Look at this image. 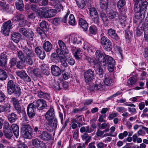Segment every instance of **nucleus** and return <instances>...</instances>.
Wrapping results in <instances>:
<instances>
[{
    "mask_svg": "<svg viewBox=\"0 0 148 148\" xmlns=\"http://www.w3.org/2000/svg\"><path fill=\"white\" fill-rule=\"evenodd\" d=\"M12 25V23L10 20L4 23L1 27V32L5 36L8 35Z\"/></svg>",
    "mask_w": 148,
    "mask_h": 148,
    "instance_id": "9",
    "label": "nucleus"
},
{
    "mask_svg": "<svg viewBox=\"0 0 148 148\" xmlns=\"http://www.w3.org/2000/svg\"><path fill=\"white\" fill-rule=\"evenodd\" d=\"M128 135V132L126 131H125L123 133H120L118 136L119 138L120 139H122L125 137H126Z\"/></svg>",
    "mask_w": 148,
    "mask_h": 148,
    "instance_id": "64",
    "label": "nucleus"
},
{
    "mask_svg": "<svg viewBox=\"0 0 148 148\" xmlns=\"http://www.w3.org/2000/svg\"><path fill=\"white\" fill-rule=\"evenodd\" d=\"M77 5L80 8H83L85 6V3L84 0H76Z\"/></svg>",
    "mask_w": 148,
    "mask_h": 148,
    "instance_id": "43",
    "label": "nucleus"
},
{
    "mask_svg": "<svg viewBox=\"0 0 148 148\" xmlns=\"http://www.w3.org/2000/svg\"><path fill=\"white\" fill-rule=\"evenodd\" d=\"M4 132L5 136L8 139H10L13 136V133L11 132L10 130V132L7 131Z\"/></svg>",
    "mask_w": 148,
    "mask_h": 148,
    "instance_id": "62",
    "label": "nucleus"
},
{
    "mask_svg": "<svg viewBox=\"0 0 148 148\" xmlns=\"http://www.w3.org/2000/svg\"><path fill=\"white\" fill-rule=\"evenodd\" d=\"M69 23L70 25H74L76 24L75 17L72 14H70L69 16Z\"/></svg>",
    "mask_w": 148,
    "mask_h": 148,
    "instance_id": "46",
    "label": "nucleus"
},
{
    "mask_svg": "<svg viewBox=\"0 0 148 148\" xmlns=\"http://www.w3.org/2000/svg\"><path fill=\"white\" fill-rule=\"evenodd\" d=\"M116 110L120 113L127 111V109L123 107H118L116 108Z\"/></svg>",
    "mask_w": 148,
    "mask_h": 148,
    "instance_id": "63",
    "label": "nucleus"
},
{
    "mask_svg": "<svg viewBox=\"0 0 148 148\" xmlns=\"http://www.w3.org/2000/svg\"><path fill=\"white\" fill-rule=\"evenodd\" d=\"M7 91L9 95L14 93L16 96L19 97L21 95V89L19 86L14 82L12 80H10L7 84Z\"/></svg>",
    "mask_w": 148,
    "mask_h": 148,
    "instance_id": "3",
    "label": "nucleus"
},
{
    "mask_svg": "<svg viewBox=\"0 0 148 148\" xmlns=\"http://www.w3.org/2000/svg\"><path fill=\"white\" fill-rule=\"evenodd\" d=\"M74 56L76 59L79 60L81 58L82 51L79 48H77L76 47H73L71 49Z\"/></svg>",
    "mask_w": 148,
    "mask_h": 148,
    "instance_id": "14",
    "label": "nucleus"
},
{
    "mask_svg": "<svg viewBox=\"0 0 148 148\" xmlns=\"http://www.w3.org/2000/svg\"><path fill=\"white\" fill-rule=\"evenodd\" d=\"M107 15L110 19H112L118 15V13L116 11L111 10L108 11Z\"/></svg>",
    "mask_w": 148,
    "mask_h": 148,
    "instance_id": "30",
    "label": "nucleus"
},
{
    "mask_svg": "<svg viewBox=\"0 0 148 148\" xmlns=\"http://www.w3.org/2000/svg\"><path fill=\"white\" fill-rule=\"evenodd\" d=\"M1 7L3 9L8 12H10L11 11V8L9 7L8 5L3 4L1 5Z\"/></svg>",
    "mask_w": 148,
    "mask_h": 148,
    "instance_id": "61",
    "label": "nucleus"
},
{
    "mask_svg": "<svg viewBox=\"0 0 148 148\" xmlns=\"http://www.w3.org/2000/svg\"><path fill=\"white\" fill-rule=\"evenodd\" d=\"M120 22L121 24H124L126 22V17L124 16H119Z\"/></svg>",
    "mask_w": 148,
    "mask_h": 148,
    "instance_id": "56",
    "label": "nucleus"
},
{
    "mask_svg": "<svg viewBox=\"0 0 148 148\" xmlns=\"http://www.w3.org/2000/svg\"><path fill=\"white\" fill-rule=\"evenodd\" d=\"M107 34L109 36L116 40H118L119 39V37L116 33L114 29L110 28L108 30Z\"/></svg>",
    "mask_w": 148,
    "mask_h": 148,
    "instance_id": "19",
    "label": "nucleus"
},
{
    "mask_svg": "<svg viewBox=\"0 0 148 148\" xmlns=\"http://www.w3.org/2000/svg\"><path fill=\"white\" fill-rule=\"evenodd\" d=\"M103 83H101V80L100 79L97 80L94 86L93 90L97 92L101 91L104 88V85Z\"/></svg>",
    "mask_w": 148,
    "mask_h": 148,
    "instance_id": "16",
    "label": "nucleus"
},
{
    "mask_svg": "<svg viewBox=\"0 0 148 148\" xmlns=\"http://www.w3.org/2000/svg\"><path fill=\"white\" fill-rule=\"evenodd\" d=\"M41 11L40 12V16L45 18H50L53 17L56 13V10L53 9H49L47 7L40 8Z\"/></svg>",
    "mask_w": 148,
    "mask_h": 148,
    "instance_id": "5",
    "label": "nucleus"
},
{
    "mask_svg": "<svg viewBox=\"0 0 148 148\" xmlns=\"http://www.w3.org/2000/svg\"><path fill=\"white\" fill-rule=\"evenodd\" d=\"M35 106L33 103H30L28 105L27 108V112L28 116L30 118H32L35 116Z\"/></svg>",
    "mask_w": 148,
    "mask_h": 148,
    "instance_id": "13",
    "label": "nucleus"
},
{
    "mask_svg": "<svg viewBox=\"0 0 148 148\" xmlns=\"http://www.w3.org/2000/svg\"><path fill=\"white\" fill-rule=\"evenodd\" d=\"M79 24L84 31H86L87 30L88 23L85 20L82 18H79Z\"/></svg>",
    "mask_w": 148,
    "mask_h": 148,
    "instance_id": "24",
    "label": "nucleus"
},
{
    "mask_svg": "<svg viewBox=\"0 0 148 148\" xmlns=\"http://www.w3.org/2000/svg\"><path fill=\"white\" fill-rule=\"evenodd\" d=\"M58 43L59 48L57 49L56 53L59 58H63L65 57L64 54H68L69 51L66 47L65 44L62 40H58Z\"/></svg>",
    "mask_w": 148,
    "mask_h": 148,
    "instance_id": "4",
    "label": "nucleus"
},
{
    "mask_svg": "<svg viewBox=\"0 0 148 148\" xmlns=\"http://www.w3.org/2000/svg\"><path fill=\"white\" fill-rule=\"evenodd\" d=\"M90 15L95 23L98 24L99 22L98 14L96 9L94 7H92L89 9Z\"/></svg>",
    "mask_w": 148,
    "mask_h": 148,
    "instance_id": "10",
    "label": "nucleus"
},
{
    "mask_svg": "<svg viewBox=\"0 0 148 148\" xmlns=\"http://www.w3.org/2000/svg\"><path fill=\"white\" fill-rule=\"evenodd\" d=\"M125 0H120L117 3V7L119 9H121L125 4Z\"/></svg>",
    "mask_w": 148,
    "mask_h": 148,
    "instance_id": "60",
    "label": "nucleus"
},
{
    "mask_svg": "<svg viewBox=\"0 0 148 148\" xmlns=\"http://www.w3.org/2000/svg\"><path fill=\"white\" fill-rule=\"evenodd\" d=\"M16 55L21 61L25 62V60L26 57V56L25 55L23 52L21 51H17L16 53Z\"/></svg>",
    "mask_w": 148,
    "mask_h": 148,
    "instance_id": "33",
    "label": "nucleus"
},
{
    "mask_svg": "<svg viewBox=\"0 0 148 148\" xmlns=\"http://www.w3.org/2000/svg\"><path fill=\"white\" fill-rule=\"evenodd\" d=\"M7 60V56L2 54L0 56V66H3L6 64Z\"/></svg>",
    "mask_w": 148,
    "mask_h": 148,
    "instance_id": "35",
    "label": "nucleus"
},
{
    "mask_svg": "<svg viewBox=\"0 0 148 148\" xmlns=\"http://www.w3.org/2000/svg\"><path fill=\"white\" fill-rule=\"evenodd\" d=\"M42 46L45 51L47 52H49L51 49L52 45L50 42L47 41L43 43Z\"/></svg>",
    "mask_w": 148,
    "mask_h": 148,
    "instance_id": "28",
    "label": "nucleus"
},
{
    "mask_svg": "<svg viewBox=\"0 0 148 148\" xmlns=\"http://www.w3.org/2000/svg\"><path fill=\"white\" fill-rule=\"evenodd\" d=\"M77 37L75 44L80 45L82 43V42H84V40L81 37L77 35Z\"/></svg>",
    "mask_w": 148,
    "mask_h": 148,
    "instance_id": "53",
    "label": "nucleus"
},
{
    "mask_svg": "<svg viewBox=\"0 0 148 148\" xmlns=\"http://www.w3.org/2000/svg\"><path fill=\"white\" fill-rule=\"evenodd\" d=\"M16 8L20 11L23 10L24 5L22 0H17L15 3Z\"/></svg>",
    "mask_w": 148,
    "mask_h": 148,
    "instance_id": "29",
    "label": "nucleus"
},
{
    "mask_svg": "<svg viewBox=\"0 0 148 148\" xmlns=\"http://www.w3.org/2000/svg\"><path fill=\"white\" fill-rule=\"evenodd\" d=\"M21 37V34L18 33L14 32L12 34L11 36L12 40L16 43L18 42Z\"/></svg>",
    "mask_w": 148,
    "mask_h": 148,
    "instance_id": "27",
    "label": "nucleus"
},
{
    "mask_svg": "<svg viewBox=\"0 0 148 148\" xmlns=\"http://www.w3.org/2000/svg\"><path fill=\"white\" fill-rule=\"evenodd\" d=\"M54 111L53 107H51L46 113L45 118L47 120L56 118L54 117Z\"/></svg>",
    "mask_w": 148,
    "mask_h": 148,
    "instance_id": "20",
    "label": "nucleus"
},
{
    "mask_svg": "<svg viewBox=\"0 0 148 148\" xmlns=\"http://www.w3.org/2000/svg\"><path fill=\"white\" fill-rule=\"evenodd\" d=\"M77 35L76 34H71L69 37V42L70 44L71 43L75 44L76 40L77 38Z\"/></svg>",
    "mask_w": 148,
    "mask_h": 148,
    "instance_id": "37",
    "label": "nucleus"
},
{
    "mask_svg": "<svg viewBox=\"0 0 148 148\" xmlns=\"http://www.w3.org/2000/svg\"><path fill=\"white\" fill-rule=\"evenodd\" d=\"M148 3L147 1L141 2L140 4H134V10L136 13H139L135 15V17L137 19L142 20L145 18Z\"/></svg>",
    "mask_w": 148,
    "mask_h": 148,
    "instance_id": "2",
    "label": "nucleus"
},
{
    "mask_svg": "<svg viewBox=\"0 0 148 148\" xmlns=\"http://www.w3.org/2000/svg\"><path fill=\"white\" fill-rule=\"evenodd\" d=\"M99 61L95 64V66L97 68L96 73L97 75H98L100 78H102L103 76L104 71L103 69L101 67V64L99 63Z\"/></svg>",
    "mask_w": 148,
    "mask_h": 148,
    "instance_id": "22",
    "label": "nucleus"
},
{
    "mask_svg": "<svg viewBox=\"0 0 148 148\" xmlns=\"http://www.w3.org/2000/svg\"><path fill=\"white\" fill-rule=\"evenodd\" d=\"M11 130L10 126L9 123L8 122L5 121L4 123V126L3 127V132Z\"/></svg>",
    "mask_w": 148,
    "mask_h": 148,
    "instance_id": "52",
    "label": "nucleus"
},
{
    "mask_svg": "<svg viewBox=\"0 0 148 148\" xmlns=\"http://www.w3.org/2000/svg\"><path fill=\"white\" fill-rule=\"evenodd\" d=\"M100 5L101 8L103 9H106L108 6V0H100Z\"/></svg>",
    "mask_w": 148,
    "mask_h": 148,
    "instance_id": "34",
    "label": "nucleus"
},
{
    "mask_svg": "<svg viewBox=\"0 0 148 148\" xmlns=\"http://www.w3.org/2000/svg\"><path fill=\"white\" fill-rule=\"evenodd\" d=\"M10 102L13 104L14 108L18 114L23 113L25 114V108L23 106L21 107L20 106L18 100L16 98L14 97L11 98Z\"/></svg>",
    "mask_w": 148,
    "mask_h": 148,
    "instance_id": "8",
    "label": "nucleus"
},
{
    "mask_svg": "<svg viewBox=\"0 0 148 148\" xmlns=\"http://www.w3.org/2000/svg\"><path fill=\"white\" fill-rule=\"evenodd\" d=\"M110 40L105 36H102L100 39V43L102 46L108 42Z\"/></svg>",
    "mask_w": 148,
    "mask_h": 148,
    "instance_id": "57",
    "label": "nucleus"
},
{
    "mask_svg": "<svg viewBox=\"0 0 148 148\" xmlns=\"http://www.w3.org/2000/svg\"><path fill=\"white\" fill-rule=\"evenodd\" d=\"M36 106L38 110H41L47 106L46 102L42 99H40L36 102Z\"/></svg>",
    "mask_w": 148,
    "mask_h": 148,
    "instance_id": "15",
    "label": "nucleus"
},
{
    "mask_svg": "<svg viewBox=\"0 0 148 148\" xmlns=\"http://www.w3.org/2000/svg\"><path fill=\"white\" fill-rule=\"evenodd\" d=\"M51 135L46 131H43L39 135L40 138L43 140H48L51 138Z\"/></svg>",
    "mask_w": 148,
    "mask_h": 148,
    "instance_id": "25",
    "label": "nucleus"
},
{
    "mask_svg": "<svg viewBox=\"0 0 148 148\" xmlns=\"http://www.w3.org/2000/svg\"><path fill=\"white\" fill-rule=\"evenodd\" d=\"M102 46L105 50L108 51H111L112 48V45L110 40L109 41Z\"/></svg>",
    "mask_w": 148,
    "mask_h": 148,
    "instance_id": "31",
    "label": "nucleus"
},
{
    "mask_svg": "<svg viewBox=\"0 0 148 148\" xmlns=\"http://www.w3.org/2000/svg\"><path fill=\"white\" fill-rule=\"evenodd\" d=\"M9 121L10 123L15 122L17 119V115L14 113H12L8 116Z\"/></svg>",
    "mask_w": 148,
    "mask_h": 148,
    "instance_id": "38",
    "label": "nucleus"
},
{
    "mask_svg": "<svg viewBox=\"0 0 148 148\" xmlns=\"http://www.w3.org/2000/svg\"><path fill=\"white\" fill-rule=\"evenodd\" d=\"M24 16L23 15L18 14L13 17L12 20L14 21H17L20 26H24L26 23L24 19Z\"/></svg>",
    "mask_w": 148,
    "mask_h": 148,
    "instance_id": "11",
    "label": "nucleus"
},
{
    "mask_svg": "<svg viewBox=\"0 0 148 148\" xmlns=\"http://www.w3.org/2000/svg\"><path fill=\"white\" fill-rule=\"evenodd\" d=\"M67 62L70 65L73 66L75 63V61L72 56H70L66 59Z\"/></svg>",
    "mask_w": 148,
    "mask_h": 148,
    "instance_id": "58",
    "label": "nucleus"
},
{
    "mask_svg": "<svg viewBox=\"0 0 148 148\" xmlns=\"http://www.w3.org/2000/svg\"><path fill=\"white\" fill-rule=\"evenodd\" d=\"M23 51L25 54L26 57H33L35 55L32 49L29 48L26 46L23 48Z\"/></svg>",
    "mask_w": 148,
    "mask_h": 148,
    "instance_id": "23",
    "label": "nucleus"
},
{
    "mask_svg": "<svg viewBox=\"0 0 148 148\" xmlns=\"http://www.w3.org/2000/svg\"><path fill=\"white\" fill-rule=\"evenodd\" d=\"M32 57H26L25 60V62H26L27 64L29 65H32L33 64V61Z\"/></svg>",
    "mask_w": 148,
    "mask_h": 148,
    "instance_id": "59",
    "label": "nucleus"
},
{
    "mask_svg": "<svg viewBox=\"0 0 148 148\" xmlns=\"http://www.w3.org/2000/svg\"><path fill=\"white\" fill-rule=\"evenodd\" d=\"M82 139L83 140H85V143L88 144L90 142V140L91 138V137L89 136L88 134H84L82 136Z\"/></svg>",
    "mask_w": 148,
    "mask_h": 148,
    "instance_id": "47",
    "label": "nucleus"
},
{
    "mask_svg": "<svg viewBox=\"0 0 148 148\" xmlns=\"http://www.w3.org/2000/svg\"><path fill=\"white\" fill-rule=\"evenodd\" d=\"M40 141L38 138H35L32 140V143L34 146L36 148Z\"/></svg>",
    "mask_w": 148,
    "mask_h": 148,
    "instance_id": "51",
    "label": "nucleus"
},
{
    "mask_svg": "<svg viewBox=\"0 0 148 148\" xmlns=\"http://www.w3.org/2000/svg\"><path fill=\"white\" fill-rule=\"evenodd\" d=\"M119 115L118 113L116 112H113L110 114L108 117V118L110 121L112 120L114 118L116 117Z\"/></svg>",
    "mask_w": 148,
    "mask_h": 148,
    "instance_id": "55",
    "label": "nucleus"
},
{
    "mask_svg": "<svg viewBox=\"0 0 148 148\" xmlns=\"http://www.w3.org/2000/svg\"><path fill=\"white\" fill-rule=\"evenodd\" d=\"M58 57L59 58L56 53H52L51 56V59L53 62L57 63L58 61Z\"/></svg>",
    "mask_w": 148,
    "mask_h": 148,
    "instance_id": "49",
    "label": "nucleus"
},
{
    "mask_svg": "<svg viewBox=\"0 0 148 148\" xmlns=\"http://www.w3.org/2000/svg\"><path fill=\"white\" fill-rule=\"evenodd\" d=\"M31 8L33 11L35 12L36 13L38 14L39 16H40L39 13L40 11H41V10H38V7L36 5L32 4L31 6Z\"/></svg>",
    "mask_w": 148,
    "mask_h": 148,
    "instance_id": "45",
    "label": "nucleus"
},
{
    "mask_svg": "<svg viewBox=\"0 0 148 148\" xmlns=\"http://www.w3.org/2000/svg\"><path fill=\"white\" fill-rule=\"evenodd\" d=\"M42 70V73L47 75H49L50 74V69L47 66H42L41 67Z\"/></svg>",
    "mask_w": 148,
    "mask_h": 148,
    "instance_id": "48",
    "label": "nucleus"
},
{
    "mask_svg": "<svg viewBox=\"0 0 148 148\" xmlns=\"http://www.w3.org/2000/svg\"><path fill=\"white\" fill-rule=\"evenodd\" d=\"M2 109L1 111V112H4L5 113H7L11 111L10 105L9 103L6 104L4 106H2Z\"/></svg>",
    "mask_w": 148,
    "mask_h": 148,
    "instance_id": "36",
    "label": "nucleus"
},
{
    "mask_svg": "<svg viewBox=\"0 0 148 148\" xmlns=\"http://www.w3.org/2000/svg\"><path fill=\"white\" fill-rule=\"evenodd\" d=\"M47 124L52 129H54L57 127L58 121L56 118L47 119Z\"/></svg>",
    "mask_w": 148,
    "mask_h": 148,
    "instance_id": "21",
    "label": "nucleus"
},
{
    "mask_svg": "<svg viewBox=\"0 0 148 148\" xmlns=\"http://www.w3.org/2000/svg\"><path fill=\"white\" fill-rule=\"evenodd\" d=\"M97 31V28L94 25H91L89 28V33L92 34H95Z\"/></svg>",
    "mask_w": 148,
    "mask_h": 148,
    "instance_id": "44",
    "label": "nucleus"
},
{
    "mask_svg": "<svg viewBox=\"0 0 148 148\" xmlns=\"http://www.w3.org/2000/svg\"><path fill=\"white\" fill-rule=\"evenodd\" d=\"M103 82L106 85L110 86L112 83V79L110 77L106 76Z\"/></svg>",
    "mask_w": 148,
    "mask_h": 148,
    "instance_id": "50",
    "label": "nucleus"
},
{
    "mask_svg": "<svg viewBox=\"0 0 148 148\" xmlns=\"http://www.w3.org/2000/svg\"><path fill=\"white\" fill-rule=\"evenodd\" d=\"M16 74L21 78L23 79L25 76L26 75V73L25 71L22 70L20 71L16 72Z\"/></svg>",
    "mask_w": 148,
    "mask_h": 148,
    "instance_id": "54",
    "label": "nucleus"
},
{
    "mask_svg": "<svg viewBox=\"0 0 148 148\" xmlns=\"http://www.w3.org/2000/svg\"><path fill=\"white\" fill-rule=\"evenodd\" d=\"M125 38L129 40L133 36L132 32L128 29L125 30Z\"/></svg>",
    "mask_w": 148,
    "mask_h": 148,
    "instance_id": "42",
    "label": "nucleus"
},
{
    "mask_svg": "<svg viewBox=\"0 0 148 148\" xmlns=\"http://www.w3.org/2000/svg\"><path fill=\"white\" fill-rule=\"evenodd\" d=\"M84 75L85 82L87 84L92 82L95 79L94 71L91 69H89L85 72Z\"/></svg>",
    "mask_w": 148,
    "mask_h": 148,
    "instance_id": "7",
    "label": "nucleus"
},
{
    "mask_svg": "<svg viewBox=\"0 0 148 148\" xmlns=\"http://www.w3.org/2000/svg\"><path fill=\"white\" fill-rule=\"evenodd\" d=\"M19 32L26 37L30 38L33 37L34 36L33 32L31 30L26 29L24 28H21L19 30Z\"/></svg>",
    "mask_w": 148,
    "mask_h": 148,
    "instance_id": "12",
    "label": "nucleus"
},
{
    "mask_svg": "<svg viewBox=\"0 0 148 148\" xmlns=\"http://www.w3.org/2000/svg\"><path fill=\"white\" fill-rule=\"evenodd\" d=\"M11 127L14 136L16 138H17L19 135V128L18 127L17 124H13L11 125Z\"/></svg>",
    "mask_w": 148,
    "mask_h": 148,
    "instance_id": "26",
    "label": "nucleus"
},
{
    "mask_svg": "<svg viewBox=\"0 0 148 148\" xmlns=\"http://www.w3.org/2000/svg\"><path fill=\"white\" fill-rule=\"evenodd\" d=\"M38 96L40 98H42L47 100H49L50 98L49 94L45 93L41 91H39L38 92Z\"/></svg>",
    "mask_w": 148,
    "mask_h": 148,
    "instance_id": "32",
    "label": "nucleus"
},
{
    "mask_svg": "<svg viewBox=\"0 0 148 148\" xmlns=\"http://www.w3.org/2000/svg\"><path fill=\"white\" fill-rule=\"evenodd\" d=\"M32 129L29 125H23L21 128V133L25 138L31 139Z\"/></svg>",
    "mask_w": 148,
    "mask_h": 148,
    "instance_id": "6",
    "label": "nucleus"
},
{
    "mask_svg": "<svg viewBox=\"0 0 148 148\" xmlns=\"http://www.w3.org/2000/svg\"><path fill=\"white\" fill-rule=\"evenodd\" d=\"M35 52L40 59H43L45 58V52L41 47H36L35 49Z\"/></svg>",
    "mask_w": 148,
    "mask_h": 148,
    "instance_id": "17",
    "label": "nucleus"
},
{
    "mask_svg": "<svg viewBox=\"0 0 148 148\" xmlns=\"http://www.w3.org/2000/svg\"><path fill=\"white\" fill-rule=\"evenodd\" d=\"M96 58L99 61L101 66H104L108 64V69L110 72H112L114 70L115 61L110 56L107 55L100 50H97L95 52Z\"/></svg>",
    "mask_w": 148,
    "mask_h": 148,
    "instance_id": "1",
    "label": "nucleus"
},
{
    "mask_svg": "<svg viewBox=\"0 0 148 148\" xmlns=\"http://www.w3.org/2000/svg\"><path fill=\"white\" fill-rule=\"evenodd\" d=\"M7 77V75L5 71L2 69H0V80L3 81L5 80Z\"/></svg>",
    "mask_w": 148,
    "mask_h": 148,
    "instance_id": "41",
    "label": "nucleus"
},
{
    "mask_svg": "<svg viewBox=\"0 0 148 148\" xmlns=\"http://www.w3.org/2000/svg\"><path fill=\"white\" fill-rule=\"evenodd\" d=\"M84 44L83 48L85 50H86L88 52L90 51H92L93 47L92 45L86 41H84Z\"/></svg>",
    "mask_w": 148,
    "mask_h": 148,
    "instance_id": "39",
    "label": "nucleus"
},
{
    "mask_svg": "<svg viewBox=\"0 0 148 148\" xmlns=\"http://www.w3.org/2000/svg\"><path fill=\"white\" fill-rule=\"evenodd\" d=\"M52 87L56 90H59L60 89V84L58 81H56L54 79L52 80Z\"/></svg>",
    "mask_w": 148,
    "mask_h": 148,
    "instance_id": "40",
    "label": "nucleus"
},
{
    "mask_svg": "<svg viewBox=\"0 0 148 148\" xmlns=\"http://www.w3.org/2000/svg\"><path fill=\"white\" fill-rule=\"evenodd\" d=\"M51 72L53 75L56 76L60 75L61 73V70L60 68L58 66L53 65L51 67Z\"/></svg>",
    "mask_w": 148,
    "mask_h": 148,
    "instance_id": "18",
    "label": "nucleus"
}]
</instances>
